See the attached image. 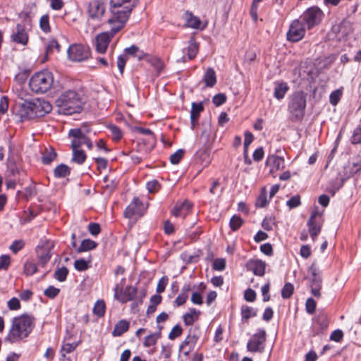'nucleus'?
Wrapping results in <instances>:
<instances>
[{
	"mask_svg": "<svg viewBox=\"0 0 361 361\" xmlns=\"http://www.w3.org/2000/svg\"><path fill=\"white\" fill-rule=\"evenodd\" d=\"M294 286L290 283H286L281 290V296L284 299L291 297L293 293Z\"/></svg>",
	"mask_w": 361,
	"mask_h": 361,
	"instance_id": "a18cd8bd",
	"label": "nucleus"
},
{
	"mask_svg": "<svg viewBox=\"0 0 361 361\" xmlns=\"http://www.w3.org/2000/svg\"><path fill=\"white\" fill-rule=\"evenodd\" d=\"M161 335L160 331L159 333L152 334L148 336H147L144 341V346L145 347H150L152 345H154L157 339L159 338Z\"/></svg>",
	"mask_w": 361,
	"mask_h": 361,
	"instance_id": "c03bdc74",
	"label": "nucleus"
},
{
	"mask_svg": "<svg viewBox=\"0 0 361 361\" xmlns=\"http://www.w3.org/2000/svg\"><path fill=\"white\" fill-rule=\"evenodd\" d=\"M288 90L289 87L286 82H276L274 91V97L279 100L282 99Z\"/></svg>",
	"mask_w": 361,
	"mask_h": 361,
	"instance_id": "cd10ccee",
	"label": "nucleus"
},
{
	"mask_svg": "<svg viewBox=\"0 0 361 361\" xmlns=\"http://www.w3.org/2000/svg\"><path fill=\"white\" fill-rule=\"evenodd\" d=\"M8 307L11 310H17L20 308V302L19 300L16 298H12L8 302Z\"/></svg>",
	"mask_w": 361,
	"mask_h": 361,
	"instance_id": "774afa93",
	"label": "nucleus"
},
{
	"mask_svg": "<svg viewBox=\"0 0 361 361\" xmlns=\"http://www.w3.org/2000/svg\"><path fill=\"white\" fill-rule=\"evenodd\" d=\"M57 154L52 147L45 148L42 157V162L44 164H50L56 158Z\"/></svg>",
	"mask_w": 361,
	"mask_h": 361,
	"instance_id": "72a5a7b5",
	"label": "nucleus"
},
{
	"mask_svg": "<svg viewBox=\"0 0 361 361\" xmlns=\"http://www.w3.org/2000/svg\"><path fill=\"white\" fill-rule=\"evenodd\" d=\"M54 77L51 72L44 70L35 73L29 81L32 92L36 94H44L49 91L53 85Z\"/></svg>",
	"mask_w": 361,
	"mask_h": 361,
	"instance_id": "20e7f679",
	"label": "nucleus"
},
{
	"mask_svg": "<svg viewBox=\"0 0 361 361\" xmlns=\"http://www.w3.org/2000/svg\"><path fill=\"white\" fill-rule=\"evenodd\" d=\"M68 135L73 137L71 141V147L73 149H75V148L78 149L85 144L83 137L87 136L85 135L82 129H71Z\"/></svg>",
	"mask_w": 361,
	"mask_h": 361,
	"instance_id": "aec40b11",
	"label": "nucleus"
},
{
	"mask_svg": "<svg viewBox=\"0 0 361 361\" xmlns=\"http://www.w3.org/2000/svg\"><path fill=\"white\" fill-rule=\"evenodd\" d=\"M323 16V11L318 6H314L308 8L299 19L310 30L321 23Z\"/></svg>",
	"mask_w": 361,
	"mask_h": 361,
	"instance_id": "423d86ee",
	"label": "nucleus"
},
{
	"mask_svg": "<svg viewBox=\"0 0 361 361\" xmlns=\"http://www.w3.org/2000/svg\"><path fill=\"white\" fill-rule=\"evenodd\" d=\"M242 320L247 321L250 318L257 316V310L247 305H243L240 309Z\"/></svg>",
	"mask_w": 361,
	"mask_h": 361,
	"instance_id": "f704fd0d",
	"label": "nucleus"
},
{
	"mask_svg": "<svg viewBox=\"0 0 361 361\" xmlns=\"http://www.w3.org/2000/svg\"><path fill=\"white\" fill-rule=\"evenodd\" d=\"M244 298L247 302H254L256 299V293L251 288H247L244 293Z\"/></svg>",
	"mask_w": 361,
	"mask_h": 361,
	"instance_id": "338daca9",
	"label": "nucleus"
},
{
	"mask_svg": "<svg viewBox=\"0 0 361 361\" xmlns=\"http://www.w3.org/2000/svg\"><path fill=\"white\" fill-rule=\"evenodd\" d=\"M25 245V243L22 240H17L13 242L10 246V250L15 254L20 251Z\"/></svg>",
	"mask_w": 361,
	"mask_h": 361,
	"instance_id": "052dcab7",
	"label": "nucleus"
},
{
	"mask_svg": "<svg viewBox=\"0 0 361 361\" xmlns=\"http://www.w3.org/2000/svg\"><path fill=\"white\" fill-rule=\"evenodd\" d=\"M106 5L102 0H91L87 7L88 21L100 22L105 13Z\"/></svg>",
	"mask_w": 361,
	"mask_h": 361,
	"instance_id": "0eeeda50",
	"label": "nucleus"
},
{
	"mask_svg": "<svg viewBox=\"0 0 361 361\" xmlns=\"http://www.w3.org/2000/svg\"><path fill=\"white\" fill-rule=\"evenodd\" d=\"M128 56L137 57L139 61H141L144 59L145 54L136 45L126 48L124 54L120 55L117 60V66L121 74L123 73L126 61L128 60Z\"/></svg>",
	"mask_w": 361,
	"mask_h": 361,
	"instance_id": "6e6552de",
	"label": "nucleus"
},
{
	"mask_svg": "<svg viewBox=\"0 0 361 361\" xmlns=\"http://www.w3.org/2000/svg\"><path fill=\"white\" fill-rule=\"evenodd\" d=\"M187 51L189 59H193L196 56L198 51V44L193 38L189 40Z\"/></svg>",
	"mask_w": 361,
	"mask_h": 361,
	"instance_id": "e433bc0d",
	"label": "nucleus"
},
{
	"mask_svg": "<svg viewBox=\"0 0 361 361\" xmlns=\"http://www.w3.org/2000/svg\"><path fill=\"white\" fill-rule=\"evenodd\" d=\"M191 207L192 204L189 201L185 200L180 204H176L172 209L171 213L176 217H185Z\"/></svg>",
	"mask_w": 361,
	"mask_h": 361,
	"instance_id": "4be33fe9",
	"label": "nucleus"
},
{
	"mask_svg": "<svg viewBox=\"0 0 361 361\" xmlns=\"http://www.w3.org/2000/svg\"><path fill=\"white\" fill-rule=\"evenodd\" d=\"M35 326V318L30 314L24 313L13 317L8 333L4 338L5 342L13 344L23 341L29 336Z\"/></svg>",
	"mask_w": 361,
	"mask_h": 361,
	"instance_id": "f257e3e1",
	"label": "nucleus"
},
{
	"mask_svg": "<svg viewBox=\"0 0 361 361\" xmlns=\"http://www.w3.org/2000/svg\"><path fill=\"white\" fill-rule=\"evenodd\" d=\"M130 324L125 319L120 320L114 326L112 331L114 336H120L129 329Z\"/></svg>",
	"mask_w": 361,
	"mask_h": 361,
	"instance_id": "7c9ffc66",
	"label": "nucleus"
},
{
	"mask_svg": "<svg viewBox=\"0 0 361 361\" xmlns=\"http://www.w3.org/2000/svg\"><path fill=\"white\" fill-rule=\"evenodd\" d=\"M11 263V258L7 255H3L0 257V269H8Z\"/></svg>",
	"mask_w": 361,
	"mask_h": 361,
	"instance_id": "69168bd1",
	"label": "nucleus"
},
{
	"mask_svg": "<svg viewBox=\"0 0 361 361\" xmlns=\"http://www.w3.org/2000/svg\"><path fill=\"white\" fill-rule=\"evenodd\" d=\"M253 135L251 133L246 132L245 133L243 158L244 162L247 165H250L252 164V161L248 157V147L253 141Z\"/></svg>",
	"mask_w": 361,
	"mask_h": 361,
	"instance_id": "bb28decb",
	"label": "nucleus"
},
{
	"mask_svg": "<svg viewBox=\"0 0 361 361\" xmlns=\"http://www.w3.org/2000/svg\"><path fill=\"white\" fill-rule=\"evenodd\" d=\"M137 293V288L135 286H128L124 290L119 284L114 288V298L121 303H126L133 300Z\"/></svg>",
	"mask_w": 361,
	"mask_h": 361,
	"instance_id": "4468645a",
	"label": "nucleus"
},
{
	"mask_svg": "<svg viewBox=\"0 0 361 361\" xmlns=\"http://www.w3.org/2000/svg\"><path fill=\"white\" fill-rule=\"evenodd\" d=\"M137 2L138 0H110L111 17L108 23L112 25V34L117 33L124 27Z\"/></svg>",
	"mask_w": 361,
	"mask_h": 361,
	"instance_id": "f03ea898",
	"label": "nucleus"
},
{
	"mask_svg": "<svg viewBox=\"0 0 361 361\" xmlns=\"http://www.w3.org/2000/svg\"><path fill=\"white\" fill-rule=\"evenodd\" d=\"M52 245H47L46 246L38 247L37 253L39 257L40 264L44 267L51 259V248Z\"/></svg>",
	"mask_w": 361,
	"mask_h": 361,
	"instance_id": "5701e85b",
	"label": "nucleus"
},
{
	"mask_svg": "<svg viewBox=\"0 0 361 361\" xmlns=\"http://www.w3.org/2000/svg\"><path fill=\"white\" fill-rule=\"evenodd\" d=\"M60 293V289L53 286H49L47 289L44 290V294L45 296L50 299L55 298Z\"/></svg>",
	"mask_w": 361,
	"mask_h": 361,
	"instance_id": "8fccbe9b",
	"label": "nucleus"
},
{
	"mask_svg": "<svg viewBox=\"0 0 361 361\" xmlns=\"http://www.w3.org/2000/svg\"><path fill=\"white\" fill-rule=\"evenodd\" d=\"M39 26L41 30L44 32H50V25H49V17L48 15H44L40 18L39 20Z\"/></svg>",
	"mask_w": 361,
	"mask_h": 361,
	"instance_id": "de8ad7c7",
	"label": "nucleus"
},
{
	"mask_svg": "<svg viewBox=\"0 0 361 361\" xmlns=\"http://www.w3.org/2000/svg\"><path fill=\"white\" fill-rule=\"evenodd\" d=\"M68 274V269L66 267H62L55 271L54 277L59 281L63 282L66 280Z\"/></svg>",
	"mask_w": 361,
	"mask_h": 361,
	"instance_id": "79ce46f5",
	"label": "nucleus"
},
{
	"mask_svg": "<svg viewBox=\"0 0 361 361\" xmlns=\"http://www.w3.org/2000/svg\"><path fill=\"white\" fill-rule=\"evenodd\" d=\"M184 19L186 21L187 25L194 29L200 27L201 20L197 16H193L191 12L186 11L184 13Z\"/></svg>",
	"mask_w": 361,
	"mask_h": 361,
	"instance_id": "c85d7f7f",
	"label": "nucleus"
},
{
	"mask_svg": "<svg viewBox=\"0 0 361 361\" xmlns=\"http://www.w3.org/2000/svg\"><path fill=\"white\" fill-rule=\"evenodd\" d=\"M309 273L310 276L309 280L310 282L311 293L315 297H320V290L322 288V279L319 269L316 266V262H314L309 267Z\"/></svg>",
	"mask_w": 361,
	"mask_h": 361,
	"instance_id": "1a4fd4ad",
	"label": "nucleus"
},
{
	"mask_svg": "<svg viewBox=\"0 0 361 361\" xmlns=\"http://www.w3.org/2000/svg\"><path fill=\"white\" fill-rule=\"evenodd\" d=\"M144 59L151 66H152L157 71V73H159L161 71L163 68V63L159 59L145 54Z\"/></svg>",
	"mask_w": 361,
	"mask_h": 361,
	"instance_id": "58836bf2",
	"label": "nucleus"
},
{
	"mask_svg": "<svg viewBox=\"0 0 361 361\" xmlns=\"http://www.w3.org/2000/svg\"><path fill=\"white\" fill-rule=\"evenodd\" d=\"M322 216L318 211L313 212L307 221L308 232L313 241L316 240L322 230Z\"/></svg>",
	"mask_w": 361,
	"mask_h": 361,
	"instance_id": "2eb2a0df",
	"label": "nucleus"
},
{
	"mask_svg": "<svg viewBox=\"0 0 361 361\" xmlns=\"http://www.w3.org/2000/svg\"><path fill=\"white\" fill-rule=\"evenodd\" d=\"M203 80L205 83L206 87H212L216 82V73L212 68H208L206 71Z\"/></svg>",
	"mask_w": 361,
	"mask_h": 361,
	"instance_id": "c756f323",
	"label": "nucleus"
},
{
	"mask_svg": "<svg viewBox=\"0 0 361 361\" xmlns=\"http://www.w3.org/2000/svg\"><path fill=\"white\" fill-rule=\"evenodd\" d=\"M37 270V264L31 261H26L24 264V274L27 276L33 275Z\"/></svg>",
	"mask_w": 361,
	"mask_h": 361,
	"instance_id": "37998d69",
	"label": "nucleus"
},
{
	"mask_svg": "<svg viewBox=\"0 0 361 361\" xmlns=\"http://www.w3.org/2000/svg\"><path fill=\"white\" fill-rule=\"evenodd\" d=\"M266 342V331L259 329L256 334L248 341L247 349L251 353H262L264 350Z\"/></svg>",
	"mask_w": 361,
	"mask_h": 361,
	"instance_id": "9d476101",
	"label": "nucleus"
},
{
	"mask_svg": "<svg viewBox=\"0 0 361 361\" xmlns=\"http://www.w3.org/2000/svg\"><path fill=\"white\" fill-rule=\"evenodd\" d=\"M307 94L302 91L293 92L289 97L288 105V111L291 115L292 121H301L306 108Z\"/></svg>",
	"mask_w": 361,
	"mask_h": 361,
	"instance_id": "39448f33",
	"label": "nucleus"
},
{
	"mask_svg": "<svg viewBox=\"0 0 361 361\" xmlns=\"http://www.w3.org/2000/svg\"><path fill=\"white\" fill-rule=\"evenodd\" d=\"M142 206V201L138 197H135L130 204L125 209V217L131 219L135 215H142L141 210Z\"/></svg>",
	"mask_w": 361,
	"mask_h": 361,
	"instance_id": "a211bd4d",
	"label": "nucleus"
},
{
	"mask_svg": "<svg viewBox=\"0 0 361 361\" xmlns=\"http://www.w3.org/2000/svg\"><path fill=\"white\" fill-rule=\"evenodd\" d=\"M67 52L68 59L73 61H82L90 56V47L80 44L71 45Z\"/></svg>",
	"mask_w": 361,
	"mask_h": 361,
	"instance_id": "9b49d317",
	"label": "nucleus"
},
{
	"mask_svg": "<svg viewBox=\"0 0 361 361\" xmlns=\"http://www.w3.org/2000/svg\"><path fill=\"white\" fill-rule=\"evenodd\" d=\"M97 246V243L90 239H85L81 242L80 245L76 249L78 253L87 252L94 250Z\"/></svg>",
	"mask_w": 361,
	"mask_h": 361,
	"instance_id": "473e14b6",
	"label": "nucleus"
},
{
	"mask_svg": "<svg viewBox=\"0 0 361 361\" xmlns=\"http://www.w3.org/2000/svg\"><path fill=\"white\" fill-rule=\"evenodd\" d=\"M269 200L267 199V190L263 188L260 192L259 195L256 200L255 205L257 207L262 208L264 207L268 203Z\"/></svg>",
	"mask_w": 361,
	"mask_h": 361,
	"instance_id": "4c0bfd02",
	"label": "nucleus"
},
{
	"mask_svg": "<svg viewBox=\"0 0 361 361\" xmlns=\"http://www.w3.org/2000/svg\"><path fill=\"white\" fill-rule=\"evenodd\" d=\"M169 279L167 276L161 277L157 286V293H161L165 290L166 286L168 284Z\"/></svg>",
	"mask_w": 361,
	"mask_h": 361,
	"instance_id": "13d9d810",
	"label": "nucleus"
},
{
	"mask_svg": "<svg viewBox=\"0 0 361 361\" xmlns=\"http://www.w3.org/2000/svg\"><path fill=\"white\" fill-rule=\"evenodd\" d=\"M246 267L255 275L262 276L265 273L266 263L261 259H250L246 264Z\"/></svg>",
	"mask_w": 361,
	"mask_h": 361,
	"instance_id": "6ab92c4d",
	"label": "nucleus"
},
{
	"mask_svg": "<svg viewBox=\"0 0 361 361\" xmlns=\"http://www.w3.org/2000/svg\"><path fill=\"white\" fill-rule=\"evenodd\" d=\"M56 49L58 51H60V44L55 39L49 40V44L46 47V58L52 53L54 49Z\"/></svg>",
	"mask_w": 361,
	"mask_h": 361,
	"instance_id": "49530a36",
	"label": "nucleus"
},
{
	"mask_svg": "<svg viewBox=\"0 0 361 361\" xmlns=\"http://www.w3.org/2000/svg\"><path fill=\"white\" fill-rule=\"evenodd\" d=\"M33 118L42 117L49 113L52 106L50 103L44 99H35L30 100Z\"/></svg>",
	"mask_w": 361,
	"mask_h": 361,
	"instance_id": "dca6fc26",
	"label": "nucleus"
},
{
	"mask_svg": "<svg viewBox=\"0 0 361 361\" xmlns=\"http://www.w3.org/2000/svg\"><path fill=\"white\" fill-rule=\"evenodd\" d=\"M266 164L271 166L272 169L279 170L284 167V159L274 154L269 155L267 159Z\"/></svg>",
	"mask_w": 361,
	"mask_h": 361,
	"instance_id": "393cba45",
	"label": "nucleus"
},
{
	"mask_svg": "<svg viewBox=\"0 0 361 361\" xmlns=\"http://www.w3.org/2000/svg\"><path fill=\"white\" fill-rule=\"evenodd\" d=\"M184 154L183 149H178L170 157V161L173 164H177L180 162Z\"/></svg>",
	"mask_w": 361,
	"mask_h": 361,
	"instance_id": "4d7b16f0",
	"label": "nucleus"
},
{
	"mask_svg": "<svg viewBox=\"0 0 361 361\" xmlns=\"http://www.w3.org/2000/svg\"><path fill=\"white\" fill-rule=\"evenodd\" d=\"M110 25L111 29L109 32L100 33L95 38L96 50L99 53L103 54L106 51L110 39L116 34H112V25Z\"/></svg>",
	"mask_w": 361,
	"mask_h": 361,
	"instance_id": "f3484780",
	"label": "nucleus"
},
{
	"mask_svg": "<svg viewBox=\"0 0 361 361\" xmlns=\"http://www.w3.org/2000/svg\"><path fill=\"white\" fill-rule=\"evenodd\" d=\"M183 332L182 328L180 326V325L176 324L173 326V328L171 329V332L169 334V338L170 340H174L177 337L180 336Z\"/></svg>",
	"mask_w": 361,
	"mask_h": 361,
	"instance_id": "bf43d9fd",
	"label": "nucleus"
},
{
	"mask_svg": "<svg viewBox=\"0 0 361 361\" xmlns=\"http://www.w3.org/2000/svg\"><path fill=\"white\" fill-rule=\"evenodd\" d=\"M74 267L75 269L80 271L87 270L89 268L88 262L84 259H77L74 262Z\"/></svg>",
	"mask_w": 361,
	"mask_h": 361,
	"instance_id": "603ef678",
	"label": "nucleus"
},
{
	"mask_svg": "<svg viewBox=\"0 0 361 361\" xmlns=\"http://www.w3.org/2000/svg\"><path fill=\"white\" fill-rule=\"evenodd\" d=\"M13 112L19 122L33 118L31 103L30 100L16 103L13 109Z\"/></svg>",
	"mask_w": 361,
	"mask_h": 361,
	"instance_id": "ddd939ff",
	"label": "nucleus"
},
{
	"mask_svg": "<svg viewBox=\"0 0 361 361\" xmlns=\"http://www.w3.org/2000/svg\"><path fill=\"white\" fill-rule=\"evenodd\" d=\"M16 31L11 35L13 42L23 45L27 44L28 42V35L25 31V26L21 24H17Z\"/></svg>",
	"mask_w": 361,
	"mask_h": 361,
	"instance_id": "412c9836",
	"label": "nucleus"
},
{
	"mask_svg": "<svg viewBox=\"0 0 361 361\" xmlns=\"http://www.w3.org/2000/svg\"><path fill=\"white\" fill-rule=\"evenodd\" d=\"M204 110L202 104L193 102L190 111V123L193 129L197 124L200 113Z\"/></svg>",
	"mask_w": 361,
	"mask_h": 361,
	"instance_id": "b1692460",
	"label": "nucleus"
},
{
	"mask_svg": "<svg viewBox=\"0 0 361 361\" xmlns=\"http://www.w3.org/2000/svg\"><path fill=\"white\" fill-rule=\"evenodd\" d=\"M212 268L216 271H223L226 268V260L224 258H217L214 260Z\"/></svg>",
	"mask_w": 361,
	"mask_h": 361,
	"instance_id": "864d4df0",
	"label": "nucleus"
},
{
	"mask_svg": "<svg viewBox=\"0 0 361 361\" xmlns=\"http://www.w3.org/2000/svg\"><path fill=\"white\" fill-rule=\"evenodd\" d=\"M70 173L71 168L64 164L58 165L54 170V177L57 178H66L69 176Z\"/></svg>",
	"mask_w": 361,
	"mask_h": 361,
	"instance_id": "2f4dec72",
	"label": "nucleus"
},
{
	"mask_svg": "<svg viewBox=\"0 0 361 361\" xmlns=\"http://www.w3.org/2000/svg\"><path fill=\"white\" fill-rule=\"evenodd\" d=\"M86 154L83 150L75 148L73 149L72 161L78 164H82L86 159Z\"/></svg>",
	"mask_w": 361,
	"mask_h": 361,
	"instance_id": "ea45409f",
	"label": "nucleus"
},
{
	"mask_svg": "<svg viewBox=\"0 0 361 361\" xmlns=\"http://www.w3.org/2000/svg\"><path fill=\"white\" fill-rule=\"evenodd\" d=\"M106 311V304L103 300H98L94 303L92 312L98 317H102Z\"/></svg>",
	"mask_w": 361,
	"mask_h": 361,
	"instance_id": "c9c22d12",
	"label": "nucleus"
},
{
	"mask_svg": "<svg viewBox=\"0 0 361 361\" xmlns=\"http://www.w3.org/2000/svg\"><path fill=\"white\" fill-rule=\"evenodd\" d=\"M305 25L300 20H294L290 25L287 32V39L292 42H297L301 40L305 35Z\"/></svg>",
	"mask_w": 361,
	"mask_h": 361,
	"instance_id": "f8f14e48",
	"label": "nucleus"
},
{
	"mask_svg": "<svg viewBox=\"0 0 361 361\" xmlns=\"http://www.w3.org/2000/svg\"><path fill=\"white\" fill-rule=\"evenodd\" d=\"M109 130L111 132L112 139L115 141L119 140L122 137L121 130L118 127L115 125H110L108 127Z\"/></svg>",
	"mask_w": 361,
	"mask_h": 361,
	"instance_id": "09e8293b",
	"label": "nucleus"
},
{
	"mask_svg": "<svg viewBox=\"0 0 361 361\" xmlns=\"http://www.w3.org/2000/svg\"><path fill=\"white\" fill-rule=\"evenodd\" d=\"M226 101V96L223 93H219L214 96L212 99L213 103L216 106H219L224 104Z\"/></svg>",
	"mask_w": 361,
	"mask_h": 361,
	"instance_id": "680f3d73",
	"label": "nucleus"
},
{
	"mask_svg": "<svg viewBox=\"0 0 361 361\" xmlns=\"http://www.w3.org/2000/svg\"><path fill=\"white\" fill-rule=\"evenodd\" d=\"M36 216V214L31 209L24 212V216L20 219L22 224H26L31 221Z\"/></svg>",
	"mask_w": 361,
	"mask_h": 361,
	"instance_id": "5fc2aeb1",
	"label": "nucleus"
},
{
	"mask_svg": "<svg viewBox=\"0 0 361 361\" xmlns=\"http://www.w3.org/2000/svg\"><path fill=\"white\" fill-rule=\"evenodd\" d=\"M160 184L157 180L149 181L147 183V189L151 193L156 192L160 188Z\"/></svg>",
	"mask_w": 361,
	"mask_h": 361,
	"instance_id": "0e129e2a",
	"label": "nucleus"
},
{
	"mask_svg": "<svg viewBox=\"0 0 361 361\" xmlns=\"http://www.w3.org/2000/svg\"><path fill=\"white\" fill-rule=\"evenodd\" d=\"M301 204L300 197L299 195H294L286 202V205L291 209H294Z\"/></svg>",
	"mask_w": 361,
	"mask_h": 361,
	"instance_id": "6e6d98bb",
	"label": "nucleus"
},
{
	"mask_svg": "<svg viewBox=\"0 0 361 361\" xmlns=\"http://www.w3.org/2000/svg\"><path fill=\"white\" fill-rule=\"evenodd\" d=\"M342 92L340 90L333 91L329 96V102L333 106L337 105L341 99Z\"/></svg>",
	"mask_w": 361,
	"mask_h": 361,
	"instance_id": "3c124183",
	"label": "nucleus"
},
{
	"mask_svg": "<svg viewBox=\"0 0 361 361\" xmlns=\"http://www.w3.org/2000/svg\"><path fill=\"white\" fill-rule=\"evenodd\" d=\"M199 337L196 335L195 333H192V331L190 330L189 334L185 339V341L183 342V343L180 346V349H183L185 346L189 345L190 348L187 352L185 353V354L187 355L189 354V353L195 347Z\"/></svg>",
	"mask_w": 361,
	"mask_h": 361,
	"instance_id": "a878e982",
	"label": "nucleus"
},
{
	"mask_svg": "<svg viewBox=\"0 0 361 361\" xmlns=\"http://www.w3.org/2000/svg\"><path fill=\"white\" fill-rule=\"evenodd\" d=\"M305 307L307 313L313 314L316 309L315 300L312 298H309L306 301Z\"/></svg>",
	"mask_w": 361,
	"mask_h": 361,
	"instance_id": "e2e57ef3",
	"label": "nucleus"
},
{
	"mask_svg": "<svg viewBox=\"0 0 361 361\" xmlns=\"http://www.w3.org/2000/svg\"><path fill=\"white\" fill-rule=\"evenodd\" d=\"M55 103L59 107L61 112L71 115L80 113L85 102L80 92L68 90L62 92L56 99Z\"/></svg>",
	"mask_w": 361,
	"mask_h": 361,
	"instance_id": "7ed1b4c3",
	"label": "nucleus"
},
{
	"mask_svg": "<svg viewBox=\"0 0 361 361\" xmlns=\"http://www.w3.org/2000/svg\"><path fill=\"white\" fill-rule=\"evenodd\" d=\"M244 220L239 216H233L229 222L230 228L232 231H238L244 224Z\"/></svg>",
	"mask_w": 361,
	"mask_h": 361,
	"instance_id": "a19ab883",
	"label": "nucleus"
}]
</instances>
